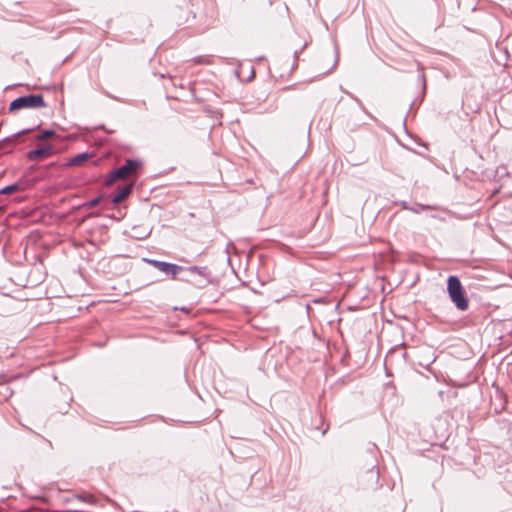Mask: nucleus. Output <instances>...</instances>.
Returning <instances> with one entry per match:
<instances>
[{"label":"nucleus","instance_id":"nucleus-3","mask_svg":"<svg viewBox=\"0 0 512 512\" xmlns=\"http://www.w3.org/2000/svg\"><path fill=\"white\" fill-rule=\"evenodd\" d=\"M44 98L41 95H27L13 100L10 104V110H20L24 108L44 107Z\"/></svg>","mask_w":512,"mask_h":512},{"label":"nucleus","instance_id":"nucleus-13","mask_svg":"<svg viewBox=\"0 0 512 512\" xmlns=\"http://www.w3.org/2000/svg\"><path fill=\"white\" fill-rule=\"evenodd\" d=\"M290 89H291V87H290V86H286V87H284L282 90H283V91H288V90H290Z\"/></svg>","mask_w":512,"mask_h":512},{"label":"nucleus","instance_id":"nucleus-14","mask_svg":"<svg viewBox=\"0 0 512 512\" xmlns=\"http://www.w3.org/2000/svg\"><path fill=\"white\" fill-rule=\"evenodd\" d=\"M428 206H421V209H428Z\"/></svg>","mask_w":512,"mask_h":512},{"label":"nucleus","instance_id":"nucleus-2","mask_svg":"<svg viewBox=\"0 0 512 512\" xmlns=\"http://www.w3.org/2000/svg\"><path fill=\"white\" fill-rule=\"evenodd\" d=\"M140 166L141 162L139 160L127 159L123 166L119 167L108 175L106 179V185H111L119 179H128L133 173L137 171L138 168H140Z\"/></svg>","mask_w":512,"mask_h":512},{"label":"nucleus","instance_id":"nucleus-1","mask_svg":"<svg viewBox=\"0 0 512 512\" xmlns=\"http://www.w3.org/2000/svg\"><path fill=\"white\" fill-rule=\"evenodd\" d=\"M447 291L451 301L455 304V306L461 310L465 311L468 309L469 303L468 299L465 296L462 284L458 277L450 276L447 280Z\"/></svg>","mask_w":512,"mask_h":512},{"label":"nucleus","instance_id":"nucleus-10","mask_svg":"<svg viewBox=\"0 0 512 512\" xmlns=\"http://www.w3.org/2000/svg\"><path fill=\"white\" fill-rule=\"evenodd\" d=\"M78 498L82 501L88 502L90 504H94L95 500L93 496H78Z\"/></svg>","mask_w":512,"mask_h":512},{"label":"nucleus","instance_id":"nucleus-5","mask_svg":"<svg viewBox=\"0 0 512 512\" xmlns=\"http://www.w3.org/2000/svg\"><path fill=\"white\" fill-rule=\"evenodd\" d=\"M133 184H128L120 187L113 195L112 202L118 204L125 200L132 192Z\"/></svg>","mask_w":512,"mask_h":512},{"label":"nucleus","instance_id":"nucleus-11","mask_svg":"<svg viewBox=\"0 0 512 512\" xmlns=\"http://www.w3.org/2000/svg\"><path fill=\"white\" fill-rule=\"evenodd\" d=\"M100 200H101V197H96V198H94V199L90 200V201L87 203V205H88L89 207H95L96 205H98V204H99Z\"/></svg>","mask_w":512,"mask_h":512},{"label":"nucleus","instance_id":"nucleus-4","mask_svg":"<svg viewBox=\"0 0 512 512\" xmlns=\"http://www.w3.org/2000/svg\"><path fill=\"white\" fill-rule=\"evenodd\" d=\"M144 261L153 266L154 268L158 269L159 271L171 275V278L173 280H176L178 273L181 270H183V267L169 262L154 259H144Z\"/></svg>","mask_w":512,"mask_h":512},{"label":"nucleus","instance_id":"nucleus-12","mask_svg":"<svg viewBox=\"0 0 512 512\" xmlns=\"http://www.w3.org/2000/svg\"><path fill=\"white\" fill-rule=\"evenodd\" d=\"M188 270L191 272V273H197V274H201V268L197 267V266H192V267H189Z\"/></svg>","mask_w":512,"mask_h":512},{"label":"nucleus","instance_id":"nucleus-7","mask_svg":"<svg viewBox=\"0 0 512 512\" xmlns=\"http://www.w3.org/2000/svg\"><path fill=\"white\" fill-rule=\"evenodd\" d=\"M90 158V155L88 153H81L76 155L75 157L71 158L68 162L69 166H77L83 163L84 161L88 160Z\"/></svg>","mask_w":512,"mask_h":512},{"label":"nucleus","instance_id":"nucleus-8","mask_svg":"<svg viewBox=\"0 0 512 512\" xmlns=\"http://www.w3.org/2000/svg\"><path fill=\"white\" fill-rule=\"evenodd\" d=\"M19 190L18 184L6 186L0 190V194H11Z\"/></svg>","mask_w":512,"mask_h":512},{"label":"nucleus","instance_id":"nucleus-9","mask_svg":"<svg viewBox=\"0 0 512 512\" xmlns=\"http://www.w3.org/2000/svg\"><path fill=\"white\" fill-rule=\"evenodd\" d=\"M55 135V132L53 130H45L42 134H40L38 136V139L39 140H44V139H47L49 137H52Z\"/></svg>","mask_w":512,"mask_h":512},{"label":"nucleus","instance_id":"nucleus-6","mask_svg":"<svg viewBox=\"0 0 512 512\" xmlns=\"http://www.w3.org/2000/svg\"><path fill=\"white\" fill-rule=\"evenodd\" d=\"M51 153H52L51 146L37 148L28 153V158L30 160H39V159L49 156Z\"/></svg>","mask_w":512,"mask_h":512}]
</instances>
